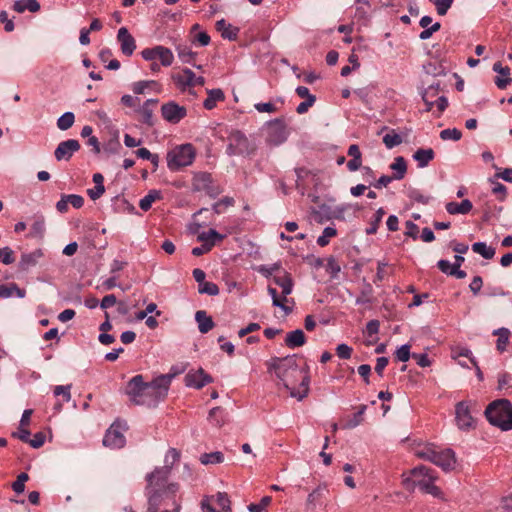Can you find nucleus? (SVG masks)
Masks as SVG:
<instances>
[{
    "label": "nucleus",
    "instance_id": "f257e3e1",
    "mask_svg": "<svg viewBox=\"0 0 512 512\" xmlns=\"http://www.w3.org/2000/svg\"><path fill=\"white\" fill-rule=\"evenodd\" d=\"M169 469L170 466L156 467L146 475L147 512H180L181 504L176 499L179 484L168 483Z\"/></svg>",
    "mask_w": 512,
    "mask_h": 512
},
{
    "label": "nucleus",
    "instance_id": "f03ea898",
    "mask_svg": "<svg viewBox=\"0 0 512 512\" xmlns=\"http://www.w3.org/2000/svg\"><path fill=\"white\" fill-rule=\"evenodd\" d=\"M266 365L268 372H275L291 397L301 401L308 395L310 377L306 369L299 368L295 354L283 358L272 357Z\"/></svg>",
    "mask_w": 512,
    "mask_h": 512
},
{
    "label": "nucleus",
    "instance_id": "7ed1b4c3",
    "mask_svg": "<svg viewBox=\"0 0 512 512\" xmlns=\"http://www.w3.org/2000/svg\"><path fill=\"white\" fill-rule=\"evenodd\" d=\"M175 374H162L150 382H145L141 374L132 377L125 388V394L133 405L156 407L168 394Z\"/></svg>",
    "mask_w": 512,
    "mask_h": 512
},
{
    "label": "nucleus",
    "instance_id": "20e7f679",
    "mask_svg": "<svg viewBox=\"0 0 512 512\" xmlns=\"http://www.w3.org/2000/svg\"><path fill=\"white\" fill-rule=\"evenodd\" d=\"M436 479L437 476L434 474V471L424 465L414 467L409 472L402 474V484L406 490L414 491L418 487L423 493L440 498L442 492L434 484Z\"/></svg>",
    "mask_w": 512,
    "mask_h": 512
},
{
    "label": "nucleus",
    "instance_id": "39448f33",
    "mask_svg": "<svg viewBox=\"0 0 512 512\" xmlns=\"http://www.w3.org/2000/svg\"><path fill=\"white\" fill-rule=\"evenodd\" d=\"M485 416L491 425L502 431L512 429V403L508 399L492 401L485 409Z\"/></svg>",
    "mask_w": 512,
    "mask_h": 512
},
{
    "label": "nucleus",
    "instance_id": "423d86ee",
    "mask_svg": "<svg viewBox=\"0 0 512 512\" xmlns=\"http://www.w3.org/2000/svg\"><path fill=\"white\" fill-rule=\"evenodd\" d=\"M195 159V149L192 144H182L167 154V166L171 171H178L189 166Z\"/></svg>",
    "mask_w": 512,
    "mask_h": 512
},
{
    "label": "nucleus",
    "instance_id": "0eeeda50",
    "mask_svg": "<svg viewBox=\"0 0 512 512\" xmlns=\"http://www.w3.org/2000/svg\"><path fill=\"white\" fill-rule=\"evenodd\" d=\"M228 141L229 143L226 149V153L229 156H249L255 151V146L240 130H233L228 136Z\"/></svg>",
    "mask_w": 512,
    "mask_h": 512
},
{
    "label": "nucleus",
    "instance_id": "6e6552de",
    "mask_svg": "<svg viewBox=\"0 0 512 512\" xmlns=\"http://www.w3.org/2000/svg\"><path fill=\"white\" fill-rule=\"evenodd\" d=\"M128 429L127 423L119 419L115 420L111 426L107 429L104 438L103 445L110 449H120L126 444V439L123 431Z\"/></svg>",
    "mask_w": 512,
    "mask_h": 512
},
{
    "label": "nucleus",
    "instance_id": "1a4fd4ad",
    "mask_svg": "<svg viewBox=\"0 0 512 512\" xmlns=\"http://www.w3.org/2000/svg\"><path fill=\"white\" fill-rule=\"evenodd\" d=\"M141 56L146 61L153 62L156 58H159L161 65L170 66L173 63L174 56L172 51L162 45H157L152 48H145L141 51Z\"/></svg>",
    "mask_w": 512,
    "mask_h": 512
},
{
    "label": "nucleus",
    "instance_id": "9d476101",
    "mask_svg": "<svg viewBox=\"0 0 512 512\" xmlns=\"http://www.w3.org/2000/svg\"><path fill=\"white\" fill-rule=\"evenodd\" d=\"M161 115L171 124L179 123L187 115V109L175 101H169L161 106Z\"/></svg>",
    "mask_w": 512,
    "mask_h": 512
},
{
    "label": "nucleus",
    "instance_id": "9b49d317",
    "mask_svg": "<svg viewBox=\"0 0 512 512\" xmlns=\"http://www.w3.org/2000/svg\"><path fill=\"white\" fill-rule=\"evenodd\" d=\"M455 419L461 430H469L474 427V419L471 416L469 405L466 401H460L455 406Z\"/></svg>",
    "mask_w": 512,
    "mask_h": 512
},
{
    "label": "nucleus",
    "instance_id": "f8f14e48",
    "mask_svg": "<svg viewBox=\"0 0 512 512\" xmlns=\"http://www.w3.org/2000/svg\"><path fill=\"white\" fill-rule=\"evenodd\" d=\"M184 382L187 387L201 389L205 385L212 383L213 378L204 369L199 368L197 370H190L185 375Z\"/></svg>",
    "mask_w": 512,
    "mask_h": 512
},
{
    "label": "nucleus",
    "instance_id": "ddd939ff",
    "mask_svg": "<svg viewBox=\"0 0 512 512\" xmlns=\"http://www.w3.org/2000/svg\"><path fill=\"white\" fill-rule=\"evenodd\" d=\"M80 149V143L76 139H68L58 144L54 151V156L57 161L70 160L73 154Z\"/></svg>",
    "mask_w": 512,
    "mask_h": 512
},
{
    "label": "nucleus",
    "instance_id": "4468645a",
    "mask_svg": "<svg viewBox=\"0 0 512 512\" xmlns=\"http://www.w3.org/2000/svg\"><path fill=\"white\" fill-rule=\"evenodd\" d=\"M433 464L440 467L443 471L449 472L455 468L456 457L452 449L436 450V457Z\"/></svg>",
    "mask_w": 512,
    "mask_h": 512
},
{
    "label": "nucleus",
    "instance_id": "2eb2a0df",
    "mask_svg": "<svg viewBox=\"0 0 512 512\" xmlns=\"http://www.w3.org/2000/svg\"><path fill=\"white\" fill-rule=\"evenodd\" d=\"M121 51L126 56H131L136 49V42L126 27H121L117 33Z\"/></svg>",
    "mask_w": 512,
    "mask_h": 512
},
{
    "label": "nucleus",
    "instance_id": "dca6fc26",
    "mask_svg": "<svg viewBox=\"0 0 512 512\" xmlns=\"http://www.w3.org/2000/svg\"><path fill=\"white\" fill-rule=\"evenodd\" d=\"M174 80L179 86L183 87L202 86L205 83V79L202 76L196 77L195 73L189 68L183 69L181 74L174 76Z\"/></svg>",
    "mask_w": 512,
    "mask_h": 512
},
{
    "label": "nucleus",
    "instance_id": "f3484780",
    "mask_svg": "<svg viewBox=\"0 0 512 512\" xmlns=\"http://www.w3.org/2000/svg\"><path fill=\"white\" fill-rule=\"evenodd\" d=\"M157 104L158 99H148L137 109V112L141 115L140 121L148 127L154 125L153 113Z\"/></svg>",
    "mask_w": 512,
    "mask_h": 512
},
{
    "label": "nucleus",
    "instance_id": "a211bd4d",
    "mask_svg": "<svg viewBox=\"0 0 512 512\" xmlns=\"http://www.w3.org/2000/svg\"><path fill=\"white\" fill-rule=\"evenodd\" d=\"M43 256V252L41 249H37L30 253H23L21 255L20 261L18 263V268L20 271H28L32 267H35L38 263V260Z\"/></svg>",
    "mask_w": 512,
    "mask_h": 512
},
{
    "label": "nucleus",
    "instance_id": "6ab92c4d",
    "mask_svg": "<svg viewBox=\"0 0 512 512\" xmlns=\"http://www.w3.org/2000/svg\"><path fill=\"white\" fill-rule=\"evenodd\" d=\"M273 282L281 287L283 300L287 301V296L292 293L293 290V279L291 275L283 271L282 275H275L272 277Z\"/></svg>",
    "mask_w": 512,
    "mask_h": 512
},
{
    "label": "nucleus",
    "instance_id": "aec40b11",
    "mask_svg": "<svg viewBox=\"0 0 512 512\" xmlns=\"http://www.w3.org/2000/svg\"><path fill=\"white\" fill-rule=\"evenodd\" d=\"M216 29L221 33L224 39L234 41L238 37L239 28L227 23L225 19L218 20L216 22Z\"/></svg>",
    "mask_w": 512,
    "mask_h": 512
},
{
    "label": "nucleus",
    "instance_id": "412c9836",
    "mask_svg": "<svg viewBox=\"0 0 512 512\" xmlns=\"http://www.w3.org/2000/svg\"><path fill=\"white\" fill-rule=\"evenodd\" d=\"M14 295L18 298H24L26 291L14 282L9 284H0V299L10 298Z\"/></svg>",
    "mask_w": 512,
    "mask_h": 512
},
{
    "label": "nucleus",
    "instance_id": "4be33fe9",
    "mask_svg": "<svg viewBox=\"0 0 512 512\" xmlns=\"http://www.w3.org/2000/svg\"><path fill=\"white\" fill-rule=\"evenodd\" d=\"M473 208V204L469 199L462 200L461 203L448 202L445 205L446 211L451 215L468 214Z\"/></svg>",
    "mask_w": 512,
    "mask_h": 512
},
{
    "label": "nucleus",
    "instance_id": "5701e85b",
    "mask_svg": "<svg viewBox=\"0 0 512 512\" xmlns=\"http://www.w3.org/2000/svg\"><path fill=\"white\" fill-rule=\"evenodd\" d=\"M306 343V336L301 329H296L286 334L285 345L294 349L301 347Z\"/></svg>",
    "mask_w": 512,
    "mask_h": 512
},
{
    "label": "nucleus",
    "instance_id": "b1692460",
    "mask_svg": "<svg viewBox=\"0 0 512 512\" xmlns=\"http://www.w3.org/2000/svg\"><path fill=\"white\" fill-rule=\"evenodd\" d=\"M195 320L202 334L208 333L215 325L213 319L204 310H199L195 313Z\"/></svg>",
    "mask_w": 512,
    "mask_h": 512
},
{
    "label": "nucleus",
    "instance_id": "393cba45",
    "mask_svg": "<svg viewBox=\"0 0 512 512\" xmlns=\"http://www.w3.org/2000/svg\"><path fill=\"white\" fill-rule=\"evenodd\" d=\"M435 157V152L432 148H420L413 154V159L417 161L419 168L426 167L430 161Z\"/></svg>",
    "mask_w": 512,
    "mask_h": 512
},
{
    "label": "nucleus",
    "instance_id": "a878e982",
    "mask_svg": "<svg viewBox=\"0 0 512 512\" xmlns=\"http://www.w3.org/2000/svg\"><path fill=\"white\" fill-rule=\"evenodd\" d=\"M440 84H431L428 88H426L422 93V99L426 105L425 112H430L434 105V98L437 96L439 92Z\"/></svg>",
    "mask_w": 512,
    "mask_h": 512
},
{
    "label": "nucleus",
    "instance_id": "bb28decb",
    "mask_svg": "<svg viewBox=\"0 0 512 512\" xmlns=\"http://www.w3.org/2000/svg\"><path fill=\"white\" fill-rule=\"evenodd\" d=\"M225 99L224 92L220 88L208 90V96L203 102V106L207 110H212L216 107L218 101Z\"/></svg>",
    "mask_w": 512,
    "mask_h": 512
},
{
    "label": "nucleus",
    "instance_id": "cd10ccee",
    "mask_svg": "<svg viewBox=\"0 0 512 512\" xmlns=\"http://www.w3.org/2000/svg\"><path fill=\"white\" fill-rule=\"evenodd\" d=\"M327 490L325 484L318 485L307 497L306 500V509L313 511L318 504L319 500L324 495V492Z\"/></svg>",
    "mask_w": 512,
    "mask_h": 512
},
{
    "label": "nucleus",
    "instance_id": "c85d7f7f",
    "mask_svg": "<svg viewBox=\"0 0 512 512\" xmlns=\"http://www.w3.org/2000/svg\"><path fill=\"white\" fill-rule=\"evenodd\" d=\"M45 234V218L43 215H37L34 217V222L31 225L30 232L28 234L31 238L42 239Z\"/></svg>",
    "mask_w": 512,
    "mask_h": 512
},
{
    "label": "nucleus",
    "instance_id": "c756f323",
    "mask_svg": "<svg viewBox=\"0 0 512 512\" xmlns=\"http://www.w3.org/2000/svg\"><path fill=\"white\" fill-rule=\"evenodd\" d=\"M13 9L18 13H24L26 10L35 13L40 10V4L37 0H16Z\"/></svg>",
    "mask_w": 512,
    "mask_h": 512
},
{
    "label": "nucleus",
    "instance_id": "7c9ffc66",
    "mask_svg": "<svg viewBox=\"0 0 512 512\" xmlns=\"http://www.w3.org/2000/svg\"><path fill=\"white\" fill-rule=\"evenodd\" d=\"M176 51L178 54L179 59L183 63L191 64L192 66L196 67V64L194 63V59L197 55L196 52H193L190 47L187 45H178L176 47ZM197 68H200V66H197Z\"/></svg>",
    "mask_w": 512,
    "mask_h": 512
},
{
    "label": "nucleus",
    "instance_id": "2f4dec72",
    "mask_svg": "<svg viewBox=\"0 0 512 512\" xmlns=\"http://www.w3.org/2000/svg\"><path fill=\"white\" fill-rule=\"evenodd\" d=\"M390 168L394 171L392 175L395 180H401L405 177L407 172L406 160L402 156H398L394 159V162L390 165Z\"/></svg>",
    "mask_w": 512,
    "mask_h": 512
},
{
    "label": "nucleus",
    "instance_id": "473e14b6",
    "mask_svg": "<svg viewBox=\"0 0 512 512\" xmlns=\"http://www.w3.org/2000/svg\"><path fill=\"white\" fill-rule=\"evenodd\" d=\"M493 335L498 336L496 348L499 352H504L509 342L510 331L508 328L501 327L493 331Z\"/></svg>",
    "mask_w": 512,
    "mask_h": 512
},
{
    "label": "nucleus",
    "instance_id": "72a5a7b5",
    "mask_svg": "<svg viewBox=\"0 0 512 512\" xmlns=\"http://www.w3.org/2000/svg\"><path fill=\"white\" fill-rule=\"evenodd\" d=\"M161 197V192L159 190H150L148 194L140 200L139 207L143 211H148L151 208L153 202L161 199Z\"/></svg>",
    "mask_w": 512,
    "mask_h": 512
},
{
    "label": "nucleus",
    "instance_id": "f704fd0d",
    "mask_svg": "<svg viewBox=\"0 0 512 512\" xmlns=\"http://www.w3.org/2000/svg\"><path fill=\"white\" fill-rule=\"evenodd\" d=\"M472 250L487 260L492 259L495 255V249L487 246L485 242H475L472 245Z\"/></svg>",
    "mask_w": 512,
    "mask_h": 512
},
{
    "label": "nucleus",
    "instance_id": "c9c22d12",
    "mask_svg": "<svg viewBox=\"0 0 512 512\" xmlns=\"http://www.w3.org/2000/svg\"><path fill=\"white\" fill-rule=\"evenodd\" d=\"M267 291H268L269 295L272 298L273 306L279 307L287 315L292 312V308H290L289 306L285 305L286 301L283 300V296L281 298L278 296L277 290L275 288H273L271 286H268Z\"/></svg>",
    "mask_w": 512,
    "mask_h": 512
},
{
    "label": "nucleus",
    "instance_id": "e433bc0d",
    "mask_svg": "<svg viewBox=\"0 0 512 512\" xmlns=\"http://www.w3.org/2000/svg\"><path fill=\"white\" fill-rule=\"evenodd\" d=\"M384 215H385V210L382 207H380L378 210H376V212L373 215V218L370 222L369 227H367L365 230L367 235H373L377 232Z\"/></svg>",
    "mask_w": 512,
    "mask_h": 512
},
{
    "label": "nucleus",
    "instance_id": "4c0bfd02",
    "mask_svg": "<svg viewBox=\"0 0 512 512\" xmlns=\"http://www.w3.org/2000/svg\"><path fill=\"white\" fill-rule=\"evenodd\" d=\"M225 238V235L220 234L215 229H209L208 231H204L200 233L197 237L198 241L210 243L214 241V244L218 241H222Z\"/></svg>",
    "mask_w": 512,
    "mask_h": 512
},
{
    "label": "nucleus",
    "instance_id": "58836bf2",
    "mask_svg": "<svg viewBox=\"0 0 512 512\" xmlns=\"http://www.w3.org/2000/svg\"><path fill=\"white\" fill-rule=\"evenodd\" d=\"M212 184V176L209 173L203 172L195 176V186L197 190L209 191Z\"/></svg>",
    "mask_w": 512,
    "mask_h": 512
},
{
    "label": "nucleus",
    "instance_id": "ea45409f",
    "mask_svg": "<svg viewBox=\"0 0 512 512\" xmlns=\"http://www.w3.org/2000/svg\"><path fill=\"white\" fill-rule=\"evenodd\" d=\"M224 461V455L222 452L215 451L211 453H204L200 456V462L203 465L218 464Z\"/></svg>",
    "mask_w": 512,
    "mask_h": 512
},
{
    "label": "nucleus",
    "instance_id": "a19ab883",
    "mask_svg": "<svg viewBox=\"0 0 512 512\" xmlns=\"http://www.w3.org/2000/svg\"><path fill=\"white\" fill-rule=\"evenodd\" d=\"M498 73L501 74L503 77L497 76L495 78V84L499 89H505L507 85H509L512 82V78L510 77V68L508 66H505L501 68V70H498Z\"/></svg>",
    "mask_w": 512,
    "mask_h": 512
},
{
    "label": "nucleus",
    "instance_id": "79ce46f5",
    "mask_svg": "<svg viewBox=\"0 0 512 512\" xmlns=\"http://www.w3.org/2000/svg\"><path fill=\"white\" fill-rule=\"evenodd\" d=\"M74 122H75L74 113L73 112H65L63 115H61L57 119V127L62 131H66L73 126Z\"/></svg>",
    "mask_w": 512,
    "mask_h": 512
},
{
    "label": "nucleus",
    "instance_id": "37998d69",
    "mask_svg": "<svg viewBox=\"0 0 512 512\" xmlns=\"http://www.w3.org/2000/svg\"><path fill=\"white\" fill-rule=\"evenodd\" d=\"M224 409L221 407H214L209 412V420L216 426H222L224 420Z\"/></svg>",
    "mask_w": 512,
    "mask_h": 512
},
{
    "label": "nucleus",
    "instance_id": "c03bdc74",
    "mask_svg": "<svg viewBox=\"0 0 512 512\" xmlns=\"http://www.w3.org/2000/svg\"><path fill=\"white\" fill-rule=\"evenodd\" d=\"M366 409V405H360L358 412H356L353 417L346 423L345 427L352 429L360 425L363 421V414L365 413Z\"/></svg>",
    "mask_w": 512,
    "mask_h": 512
},
{
    "label": "nucleus",
    "instance_id": "a18cd8bd",
    "mask_svg": "<svg viewBox=\"0 0 512 512\" xmlns=\"http://www.w3.org/2000/svg\"><path fill=\"white\" fill-rule=\"evenodd\" d=\"M383 143L388 149L398 146L402 143V138L394 130L391 133H387L383 136Z\"/></svg>",
    "mask_w": 512,
    "mask_h": 512
},
{
    "label": "nucleus",
    "instance_id": "49530a36",
    "mask_svg": "<svg viewBox=\"0 0 512 512\" xmlns=\"http://www.w3.org/2000/svg\"><path fill=\"white\" fill-rule=\"evenodd\" d=\"M180 460V452L175 448H170L165 456V465L163 467L170 466L169 475L171 474L172 468L175 463Z\"/></svg>",
    "mask_w": 512,
    "mask_h": 512
},
{
    "label": "nucleus",
    "instance_id": "de8ad7c7",
    "mask_svg": "<svg viewBox=\"0 0 512 512\" xmlns=\"http://www.w3.org/2000/svg\"><path fill=\"white\" fill-rule=\"evenodd\" d=\"M462 137V132L457 128H447L440 132V138L444 141H458Z\"/></svg>",
    "mask_w": 512,
    "mask_h": 512
},
{
    "label": "nucleus",
    "instance_id": "09e8293b",
    "mask_svg": "<svg viewBox=\"0 0 512 512\" xmlns=\"http://www.w3.org/2000/svg\"><path fill=\"white\" fill-rule=\"evenodd\" d=\"M198 292L200 294H207V295H210V296H216L219 294L220 290H219V287L217 284L213 283V282H203L201 285H199L198 287Z\"/></svg>",
    "mask_w": 512,
    "mask_h": 512
},
{
    "label": "nucleus",
    "instance_id": "8fccbe9b",
    "mask_svg": "<svg viewBox=\"0 0 512 512\" xmlns=\"http://www.w3.org/2000/svg\"><path fill=\"white\" fill-rule=\"evenodd\" d=\"M416 456L420 459L432 462L436 457V449L429 445L416 451Z\"/></svg>",
    "mask_w": 512,
    "mask_h": 512
},
{
    "label": "nucleus",
    "instance_id": "3c124183",
    "mask_svg": "<svg viewBox=\"0 0 512 512\" xmlns=\"http://www.w3.org/2000/svg\"><path fill=\"white\" fill-rule=\"evenodd\" d=\"M337 234V230L333 227H325L321 236L317 239V244L321 247H325L329 244V238L334 237Z\"/></svg>",
    "mask_w": 512,
    "mask_h": 512
},
{
    "label": "nucleus",
    "instance_id": "603ef678",
    "mask_svg": "<svg viewBox=\"0 0 512 512\" xmlns=\"http://www.w3.org/2000/svg\"><path fill=\"white\" fill-rule=\"evenodd\" d=\"M71 384L68 385H57L54 387L53 394L58 397L62 396L63 401L69 402L71 399Z\"/></svg>",
    "mask_w": 512,
    "mask_h": 512
},
{
    "label": "nucleus",
    "instance_id": "864d4df0",
    "mask_svg": "<svg viewBox=\"0 0 512 512\" xmlns=\"http://www.w3.org/2000/svg\"><path fill=\"white\" fill-rule=\"evenodd\" d=\"M272 501V497L271 496H264L262 497V499L260 500L259 503H251L248 505V510L250 512H263V510L268 506L270 505Z\"/></svg>",
    "mask_w": 512,
    "mask_h": 512
},
{
    "label": "nucleus",
    "instance_id": "5fc2aeb1",
    "mask_svg": "<svg viewBox=\"0 0 512 512\" xmlns=\"http://www.w3.org/2000/svg\"><path fill=\"white\" fill-rule=\"evenodd\" d=\"M410 348H411V346L409 344H404V345L400 346L395 351L396 360L401 361V362H407L410 359V357H412V354L410 353Z\"/></svg>",
    "mask_w": 512,
    "mask_h": 512
},
{
    "label": "nucleus",
    "instance_id": "6e6d98bb",
    "mask_svg": "<svg viewBox=\"0 0 512 512\" xmlns=\"http://www.w3.org/2000/svg\"><path fill=\"white\" fill-rule=\"evenodd\" d=\"M0 262L5 265L15 262L14 251L10 247L0 248Z\"/></svg>",
    "mask_w": 512,
    "mask_h": 512
},
{
    "label": "nucleus",
    "instance_id": "4d7b16f0",
    "mask_svg": "<svg viewBox=\"0 0 512 512\" xmlns=\"http://www.w3.org/2000/svg\"><path fill=\"white\" fill-rule=\"evenodd\" d=\"M216 502L221 507L223 512H231L230 499L225 492H218L216 495Z\"/></svg>",
    "mask_w": 512,
    "mask_h": 512
},
{
    "label": "nucleus",
    "instance_id": "13d9d810",
    "mask_svg": "<svg viewBox=\"0 0 512 512\" xmlns=\"http://www.w3.org/2000/svg\"><path fill=\"white\" fill-rule=\"evenodd\" d=\"M281 263L277 262L272 265H261L258 268V271L265 277H271L274 272L280 270Z\"/></svg>",
    "mask_w": 512,
    "mask_h": 512
},
{
    "label": "nucleus",
    "instance_id": "bf43d9fd",
    "mask_svg": "<svg viewBox=\"0 0 512 512\" xmlns=\"http://www.w3.org/2000/svg\"><path fill=\"white\" fill-rule=\"evenodd\" d=\"M155 84L156 82L153 80L138 81L133 83L132 90L135 94H143L146 88Z\"/></svg>",
    "mask_w": 512,
    "mask_h": 512
},
{
    "label": "nucleus",
    "instance_id": "052dcab7",
    "mask_svg": "<svg viewBox=\"0 0 512 512\" xmlns=\"http://www.w3.org/2000/svg\"><path fill=\"white\" fill-rule=\"evenodd\" d=\"M353 349L345 343L339 344L336 347V354L340 359H349L352 355Z\"/></svg>",
    "mask_w": 512,
    "mask_h": 512
},
{
    "label": "nucleus",
    "instance_id": "680f3d73",
    "mask_svg": "<svg viewBox=\"0 0 512 512\" xmlns=\"http://www.w3.org/2000/svg\"><path fill=\"white\" fill-rule=\"evenodd\" d=\"M405 226H406V231H405V235L407 237H410L412 238L413 240H417L418 239V233H419V227L418 225H416L414 222L412 221H407L405 223Z\"/></svg>",
    "mask_w": 512,
    "mask_h": 512
},
{
    "label": "nucleus",
    "instance_id": "e2e57ef3",
    "mask_svg": "<svg viewBox=\"0 0 512 512\" xmlns=\"http://www.w3.org/2000/svg\"><path fill=\"white\" fill-rule=\"evenodd\" d=\"M30 435H31V433L27 429V427H20V426H19L17 432L12 433V437L18 438L22 442L28 443V444L30 442Z\"/></svg>",
    "mask_w": 512,
    "mask_h": 512
},
{
    "label": "nucleus",
    "instance_id": "0e129e2a",
    "mask_svg": "<svg viewBox=\"0 0 512 512\" xmlns=\"http://www.w3.org/2000/svg\"><path fill=\"white\" fill-rule=\"evenodd\" d=\"M45 433L44 432H37L34 434L33 438H30L29 445L33 448H40L45 443Z\"/></svg>",
    "mask_w": 512,
    "mask_h": 512
},
{
    "label": "nucleus",
    "instance_id": "69168bd1",
    "mask_svg": "<svg viewBox=\"0 0 512 512\" xmlns=\"http://www.w3.org/2000/svg\"><path fill=\"white\" fill-rule=\"evenodd\" d=\"M484 293L488 297L506 296L508 294V292L499 286H487Z\"/></svg>",
    "mask_w": 512,
    "mask_h": 512
},
{
    "label": "nucleus",
    "instance_id": "338daca9",
    "mask_svg": "<svg viewBox=\"0 0 512 512\" xmlns=\"http://www.w3.org/2000/svg\"><path fill=\"white\" fill-rule=\"evenodd\" d=\"M0 22L4 24L6 32H12L15 28L13 20L8 18V13L5 10L0 12Z\"/></svg>",
    "mask_w": 512,
    "mask_h": 512
},
{
    "label": "nucleus",
    "instance_id": "774afa93",
    "mask_svg": "<svg viewBox=\"0 0 512 512\" xmlns=\"http://www.w3.org/2000/svg\"><path fill=\"white\" fill-rule=\"evenodd\" d=\"M105 192L104 185H95L94 188L88 189L87 194L91 200L95 201L99 199Z\"/></svg>",
    "mask_w": 512,
    "mask_h": 512
}]
</instances>
